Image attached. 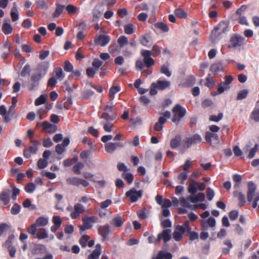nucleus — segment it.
<instances>
[{"instance_id": "nucleus-1", "label": "nucleus", "mask_w": 259, "mask_h": 259, "mask_svg": "<svg viewBox=\"0 0 259 259\" xmlns=\"http://www.w3.org/2000/svg\"><path fill=\"white\" fill-rule=\"evenodd\" d=\"M47 70V68L44 69V73H42L40 69L38 68L36 72L32 74L27 84V87L29 91H34L38 87L39 81L46 74Z\"/></svg>"}, {"instance_id": "nucleus-2", "label": "nucleus", "mask_w": 259, "mask_h": 259, "mask_svg": "<svg viewBox=\"0 0 259 259\" xmlns=\"http://www.w3.org/2000/svg\"><path fill=\"white\" fill-rule=\"evenodd\" d=\"M229 23L226 21H221L215 26L211 31L209 36L212 42H215L219 39V36L223 33L228 31Z\"/></svg>"}, {"instance_id": "nucleus-3", "label": "nucleus", "mask_w": 259, "mask_h": 259, "mask_svg": "<svg viewBox=\"0 0 259 259\" xmlns=\"http://www.w3.org/2000/svg\"><path fill=\"white\" fill-rule=\"evenodd\" d=\"M190 226L189 221H186L182 225H177L172 234L173 238L176 241H180L183 238L184 234L190 233Z\"/></svg>"}, {"instance_id": "nucleus-4", "label": "nucleus", "mask_w": 259, "mask_h": 259, "mask_svg": "<svg viewBox=\"0 0 259 259\" xmlns=\"http://www.w3.org/2000/svg\"><path fill=\"white\" fill-rule=\"evenodd\" d=\"M201 137L197 135H194L190 137H187L183 140V145L181 147V151L182 153H184L187 149L191 147L193 145L197 144L201 142Z\"/></svg>"}, {"instance_id": "nucleus-5", "label": "nucleus", "mask_w": 259, "mask_h": 259, "mask_svg": "<svg viewBox=\"0 0 259 259\" xmlns=\"http://www.w3.org/2000/svg\"><path fill=\"white\" fill-rule=\"evenodd\" d=\"M170 84L171 82L169 81L158 80L156 82H153L151 84L150 94L151 96L155 95L157 93V89L163 91L169 88Z\"/></svg>"}, {"instance_id": "nucleus-6", "label": "nucleus", "mask_w": 259, "mask_h": 259, "mask_svg": "<svg viewBox=\"0 0 259 259\" xmlns=\"http://www.w3.org/2000/svg\"><path fill=\"white\" fill-rule=\"evenodd\" d=\"M174 116L172 121L177 125L179 124L181 119L185 115L186 111L180 104H177L172 110Z\"/></svg>"}, {"instance_id": "nucleus-7", "label": "nucleus", "mask_w": 259, "mask_h": 259, "mask_svg": "<svg viewBox=\"0 0 259 259\" xmlns=\"http://www.w3.org/2000/svg\"><path fill=\"white\" fill-rule=\"evenodd\" d=\"M161 116L159 117L158 120L154 126V129L156 131H161L163 129V125L166 122L167 119L170 118L171 113L168 111H166L160 114Z\"/></svg>"}, {"instance_id": "nucleus-8", "label": "nucleus", "mask_w": 259, "mask_h": 259, "mask_svg": "<svg viewBox=\"0 0 259 259\" xmlns=\"http://www.w3.org/2000/svg\"><path fill=\"white\" fill-rule=\"evenodd\" d=\"M98 219L95 216L85 217L82 219L83 224L79 226L80 232L84 231L86 230L91 229L93 227L92 224L97 222Z\"/></svg>"}, {"instance_id": "nucleus-9", "label": "nucleus", "mask_w": 259, "mask_h": 259, "mask_svg": "<svg viewBox=\"0 0 259 259\" xmlns=\"http://www.w3.org/2000/svg\"><path fill=\"white\" fill-rule=\"evenodd\" d=\"M30 142L32 145L30 146L28 149L24 150L23 151L24 156L27 158L30 157L31 154L36 153L38 146L40 144L39 142L37 140H31Z\"/></svg>"}, {"instance_id": "nucleus-10", "label": "nucleus", "mask_w": 259, "mask_h": 259, "mask_svg": "<svg viewBox=\"0 0 259 259\" xmlns=\"http://www.w3.org/2000/svg\"><path fill=\"white\" fill-rule=\"evenodd\" d=\"M215 220L212 217H209L207 220L202 221L201 226L202 228L205 230H208L209 227H210L212 230L211 237H213L215 236Z\"/></svg>"}, {"instance_id": "nucleus-11", "label": "nucleus", "mask_w": 259, "mask_h": 259, "mask_svg": "<svg viewBox=\"0 0 259 259\" xmlns=\"http://www.w3.org/2000/svg\"><path fill=\"white\" fill-rule=\"evenodd\" d=\"M126 196L129 197L132 202L137 201L142 196V191H137L135 188H133L128 191L126 194Z\"/></svg>"}, {"instance_id": "nucleus-12", "label": "nucleus", "mask_w": 259, "mask_h": 259, "mask_svg": "<svg viewBox=\"0 0 259 259\" xmlns=\"http://www.w3.org/2000/svg\"><path fill=\"white\" fill-rule=\"evenodd\" d=\"M141 54L144 58V62L147 67L149 68L154 64V61L151 57L152 55L151 51L142 50Z\"/></svg>"}, {"instance_id": "nucleus-13", "label": "nucleus", "mask_w": 259, "mask_h": 259, "mask_svg": "<svg viewBox=\"0 0 259 259\" xmlns=\"http://www.w3.org/2000/svg\"><path fill=\"white\" fill-rule=\"evenodd\" d=\"M233 78L231 75L226 76L225 81L220 84L218 88V92L219 94L223 93L225 90L229 89V84L232 81Z\"/></svg>"}, {"instance_id": "nucleus-14", "label": "nucleus", "mask_w": 259, "mask_h": 259, "mask_svg": "<svg viewBox=\"0 0 259 259\" xmlns=\"http://www.w3.org/2000/svg\"><path fill=\"white\" fill-rule=\"evenodd\" d=\"M110 40V37L108 35L100 34L95 38V43L96 45L104 47L107 45Z\"/></svg>"}, {"instance_id": "nucleus-15", "label": "nucleus", "mask_w": 259, "mask_h": 259, "mask_svg": "<svg viewBox=\"0 0 259 259\" xmlns=\"http://www.w3.org/2000/svg\"><path fill=\"white\" fill-rule=\"evenodd\" d=\"M171 238V230L165 229L157 236V241L160 242L162 239L165 243L169 241Z\"/></svg>"}, {"instance_id": "nucleus-16", "label": "nucleus", "mask_w": 259, "mask_h": 259, "mask_svg": "<svg viewBox=\"0 0 259 259\" xmlns=\"http://www.w3.org/2000/svg\"><path fill=\"white\" fill-rule=\"evenodd\" d=\"M123 144L120 142L108 143L105 145V148L108 153H112L118 148H122Z\"/></svg>"}, {"instance_id": "nucleus-17", "label": "nucleus", "mask_w": 259, "mask_h": 259, "mask_svg": "<svg viewBox=\"0 0 259 259\" xmlns=\"http://www.w3.org/2000/svg\"><path fill=\"white\" fill-rule=\"evenodd\" d=\"M85 211L84 206L80 203H77L74 206V211L71 213V217L73 219L78 218L80 214Z\"/></svg>"}, {"instance_id": "nucleus-18", "label": "nucleus", "mask_w": 259, "mask_h": 259, "mask_svg": "<svg viewBox=\"0 0 259 259\" xmlns=\"http://www.w3.org/2000/svg\"><path fill=\"white\" fill-rule=\"evenodd\" d=\"M98 232L102 237L103 240H106L110 232V227L109 225L99 226L98 227Z\"/></svg>"}, {"instance_id": "nucleus-19", "label": "nucleus", "mask_w": 259, "mask_h": 259, "mask_svg": "<svg viewBox=\"0 0 259 259\" xmlns=\"http://www.w3.org/2000/svg\"><path fill=\"white\" fill-rule=\"evenodd\" d=\"M9 21L10 20L9 19H5L2 25V30L6 35L11 34L13 30Z\"/></svg>"}, {"instance_id": "nucleus-20", "label": "nucleus", "mask_w": 259, "mask_h": 259, "mask_svg": "<svg viewBox=\"0 0 259 259\" xmlns=\"http://www.w3.org/2000/svg\"><path fill=\"white\" fill-rule=\"evenodd\" d=\"M243 40V38L242 36L239 35H235L231 37L230 44L233 47L236 48L238 46H240Z\"/></svg>"}, {"instance_id": "nucleus-21", "label": "nucleus", "mask_w": 259, "mask_h": 259, "mask_svg": "<svg viewBox=\"0 0 259 259\" xmlns=\"http://www.w3.org/2000/svg\"><path fill=\"white\" fill-rule=\"evenodd\" d=\"M172 254L164 250L159 251L157 254L153 256L152 259H172Z\"/></svg>"}, {"instance_id": "nucleus-22", "label": "nucleus", "mask_w": 259, "mask_h": 259, "mask_svg": "<svg viewBox=\"0 0 259 259\" xmlns=\"http://www.w3.org/2000/svg\"><path fill=\"white\" fill-rule=\"evenodd\" d=\"M102 248L100 244H98L95 246V249L92 253L88 256V259H98L101 254Z\"/></svg>"}, {"instance_id": "nucleus-23", "label": "nucleus", "mask_w": 259, "mask_h": 259, "mask_svg": "<svg viewBox=\"0 0 259 259\" xmlns=\"http://www.w3.org/2000/svg\"><path fill=\"white\" fill-rule=\"evenodd\" d=\"M124 220L119 215H116L113 217L110 221V224L115 227L119 228L123 224Z\"/></svg>"}, {"instance_id": "nucleus-24", "label": "nucleus", "mask_w": 259, "mask_h": 259, "mask_svg": "<svg viewBox=\"0 0 259 259\" xmlns=\"http://www.w3.org/2000/svg\"><path fill=\"white\" fill-rule=\"evenodd\" d=\"M206 141L208 143H211V140L215 141V144H219V138L217 134L206 132L205 137Z\"/></svg>"}, {"instance_id": "nucleus-25", "label": "nucleus", "mask_w": 259, "mask_h": 259, "mask_svg": "<svg viewBox=\"0 0 259 259\" xmlns=\"http://www.w3.org/2000/svg\"><path fill=\"white\" fill-rule=\"evenodd\" d=\"M181 137L180 135H177L172 138L170 142V146L171 148L175 149L177 148L181 144Z\"/></svg>"}, {"instance_id": "nucleus-26", "label": "nucleus", "mask_w": 259, "mask_h": 259, "mask_svg": "<svg viewBox=\"0 0 259 259\" xmlns=\"http://www.w3.org/2000/svg\"><path fill=\"white\" fill-rule=\"evenodd\" d=\"M120 47L117 46L115 43L111 44L109 47V53L113 56H115L120 52Z\"/></svg>"}, {"instance_id": "nucleus-27", "label": "nucleus", "mask_w": 259, "mask_h": 259, "mask_svg": "<svg viewBox=\"0 0 259 259\" xmlns=\"http://www.w3.org/2000/svg\"><path fill=\"white\" fill-rule=\"evenodd\" d=\"M10 190L2 191L0 194V199L5 204H7L10 201Z\"/></svg>"}, {"instance_id": "nucleus-28", "label": "nucleus", "mask_w": 259, "mask_h": 259, "mask_svg": "<svg viewBox=\"0 0 259 259\" xmlns=\"http://www.w3.org/2000/svg\"><path fill=\"white\" fill-rule=\"evenodd\" d=\"M46 247L45 245L42 244H36L33 250L34 254H41L45 253L46 252Z\"/></svg>"}, {"instance_id": "nucleus-29", "label": "nucleus", "mask_w": 259, "mask_h": 259, "mask_svg": "<svg viewBox=\"0 0 259 259\" xmlns=\"http://www.w3.org/2000/svg\"><path fill=\"white\" fill-rule=\"evenodd\" d=\"M11 16L13 21L15 22L17 21L19 18V14L17 11V7L16 3H14L13 7L11 11Z\"/></svg>"}, {"instance_id": "nucleus-30", "label": "nucleus", "mask_w": 259, "mask_h": 259, "mask_svg": "<svg viewBox=\"0 0 259 259\" xmlns=\"http://www.w3.org/2000/svg\"><path fill=\"white\" fill-rule=\"evenodd\" d=\"M234 196L238 198L239 202V206H242L245 202V196L241 193L237 191L233 192Z\"/></svg>"}, {"instance_id": "nucleus-31", "label": "nucleus", "mask_w": 259, "mask_h": 259, "mask_svg": "<svg viewBox=\"0 0 259 259\" xmlns=\"http://www.w3.org/2000/svg\"><path fill=\"white\" fill-rule=\"evenodd\" d=\"M53 76H55V78H57L59 80H61L64 78L65 75L62 68L60 67H58L54 69Z\"/></svg>"}, {"instance_id": "nucleus-32", "label": "nucleus", "mask_w": 259, "mask_h": 259, "mask_svg": "<svg viewBox=\"0 0 259 259\" xmlns=\"http://www.w3.org/2000/svg\"><path fill=\"white\" fill-rule=\"evenodd\" d=\"M49 222L48 218L40 217L37 218L34 223L37 226L44 227L46 226Z\"/></svg>"}, {"instance_id": "nucleus-33", "label": "nucleus", "mask_w": 259, "mask_h": 259, "mask_svg": "<svg viewBox=\"0 0 259 259\" xmlns=\"http://www.w3.org/2000/svg\"><path fill=\"white\" fill-rule=\"evenodd\" d=\"M35 238H37L39 239L47 238L48 237V234L47 230L44 228H40L38 230Z\"/></svg>"}, {"instance_id": "nucleus-34", "label": "nucleus", "mask_w": 259, "mask_h": 259, "mask_svg": "<svg viewBox=\"0 0 259 259\" xmlns=\"http://www.w3.org/2000/svg\"><path fill=\"white\" fill-rule=\"evenodd\" d=\"M188 192L192 195H194L197 192L196 182L193 180H191L189 187Z\"/></svg>"}, {"instance_id": "nucleus-35", "label": "nucleus", "mask_w": 259, "mask_h": 259, "mask_svg": "<svg viewBox=\"0 0 259 259\" xmlns=\"http://www.w3.org/2000/svg\"><path fill=\"white\" fill-rule=\"evenodd\" d=\"M0 114L3 116L5 122H8L10 121L8 112H7L6 107L4 105L0 106Z\"/></svg>"}, {"instance_id": "nucleus-36", "label": "nucleus", "mask_w": 259, "mask_h": 259, "mask_svg": "<svg viewBox=\"0 0 259 259\" xmlns=\"http://www.w3.org/2000/svg\"><path fill=\"white\" fill-rule=\"evenodd\" d=\"M223 69V65L221 62H217L212 64L210 67V70L214 73H217L222 70Z\"/></svg>"}, {"instance_id": "nucleus-37", "label": "nucleus", "mask_w": 259, "mask_h": 259, "mask_svg": "<svg viewBox=\"0 0 259 259\" xmlns=\"http://www.w3.org/2000/svg\"><path fill=\"white\" fill-rule=\"evenodd\" d=\"M117 43L120 47V49L122 48L125 45H126L128 44V41L127 38L124 36L121 35L117 39Z\"/></svg>"}, {"instance_id": "nucleus-38", "label": "nucleus", "mask_w": 259, "mask_h": 259, "mask_svg": "<svg viewBox=\"0 0 259 259\" xmlns=\"http://www.w3.org/2000/svg\"><path fill=\"white\" fill-rule=\"evenodd\" d=\"M23 206L24 207L29 208L31 210L37 209L36 206L35 204H32L30 200L28 198L25 199L23 202Z\"/></svg>"}, {"instance_id": "nucleus-39", "label": "nucleus", "mask_w": 259, "mask_h": 259, "mask_svg": "<svg viewBox=\"0 0 259 259\" xmlns=\"http://www.w3.org/2000/svg\"><path fill=\"white\" fill-rule=\"evenodd\" d=\"M64 7L65 6L64 5L57 4L56 5L55 12L53 14V16L54 17H58L63 12Z\"/></svg>"}, {"instance_id": "nucleus-40", "label": "nucleus", "mask_w": 259, "mask_h": 259, "mask_svg": "<svg viewBox=\"0 0 259 259\" xmlns=\"http://www.w3.org/2000/svg\"><path fill=\"white\" fill-rule=\"evenodd\" d=\"M79 178L76 177L68 178L66 179V182L69 185L75 186L77 187L79 186Z\"/></svg>"}, {"instance_id": "nucleus-41", "label": "nucleus", "mask_w": 259, "mask_h": 259, "mask_svg": "<svg viewBox=\"0 0 259 259\" xmlns=\"http://www.w3.org/2000/svg\"><path fill=\"white\" fill-rule=\"evenodd\" d=\"M251 119L256 122H259V108H255L250 115Z\"/></svg>"}, {"instance_id": "nucleus-42", "label": "nucleus", "mask_w": 259, "mask_h": 259, "mask_svg": "<svg viewBox=\"0 0 259 259\" xmlns=\"http://www.w3.org/2000/svg\"><path fill=\"white\" fill-rule=\"evenodd\" d=\"M175 14L180 18H186L187 16L186 12L180 8L176 9L175 10Z\"/></svg>"}, {"instance_id": "nucleus-43", "label": "nucleus", "mask_w": 259, "mask_h": 259, "mask_svg": "<svg viewBox=\"0 0 259 259\" xmlns=\"http://www.w3.org/2000/svg\"><path fill=\"white\" fill-rule=\"evenodd\" d=\"M120 91V87L119 86H113L112 87L109 93V97L113 99L114 98V95L116 93L119 92Z\"/></svg>"}, {"instance_id": "nucleus-44", "label": "nucleus", "mask_w": 259, "mask_h": 259, "mask_svg": "<svg viewBox=\"0 0 259 259\" xmlns=\"http://www.w3.org/2000/svg\"><path fill=\"white\" fill-rule=\"evenodd\" d=\"M134 25L131 23H128L124 25V32L127 34H132L134 32Z\"/></svg>"}, {"instance_id": "nucleus-45", "label": "nucleus", "mask_w": 259, "mask_h": 259, "mask_svg": "<svg viewBox=\"0 0 259 259\" xmlns=\"http://www.w3.org/2000/svg\"><path fill=\"white\" fill-rule=\"evenodd\" d=\"M35 4L37 8L41 9L47 10L48 8V6L44 0H36Z\"/></svg>"}, {"instance_id": "nucleus-46", "label": "nucleus", "mask_w": 259, "mask_h": 259, "mask_svg": "<svg viewBox=\"0 0 259 259\" xmlns=\"http://www.w3.org/2000/svg\"><path fill=\"white\" fill-rule=\"evenodd\" d=\"M122 177L126 180L128 183L131 184L134 180L133 175L130 172H123L122 174Z\"/></svg>"}, {"instance_id": "nucleus-47", "label": "nucleus", "mask_w": 259, "mask_h": 259, "mask_svg": "<svg viewBox=\"0 0 259 259\" xmlns=\"http://www.w3.org/2000/svg\"><path fill=\"white\" fill-rule=\"evenodd\" d=\"M155 26L164 32H167L169 30L168 26L163 22L156 23Z\"/></svg>"}, {"instance_id": "nucleus-48", "label": "nucleus", "mask_w": 259, "mask_h": 259, "mask_svg": "<svg viewBox=\"0 0 259 259\" xmlns=\"http://www.w3.org/2000/svg\"><path fill=\"white\" fill-rule=\"evenodd\" d=\"M205 199V195L203 193H199L197 195L194 196L193 199L192 203H195L199 201H203Z\"/></svg>"}, {"instance_id": "nucleus-49", "label": "nucleus", "mask_w": 259, "mask_h": 259, "mask_svg": "<svg viewBox=\"0 0 259 259\" xmlns=\"http://www.w3.org/2000/svg\"><path fill=\"white\" fill-rule=\"evenodd\" d=\"M47 100L46 96L45 95H41L37 98L35 101V105L38 106L45 103Z\"/></svg>"}, {"instance_id": "nucleus-50", "label": "nucleus", "mask_w": 259, "mask_h": 259, "mask_svg": "<svg viewBox=\"0 0 259 259\" xmlns=\"http://www.w3.org/2000/svg\"><path fill=\"white\" fill-rule=\"evenodd\" d=\"M36 186L33 183L27 184L25 187V190L29 193H32L35 189Z\"/></svg>"}, {"instance_id": "nucleus-51", "label": "nucleus", "mask_w": 259, "mask_h": 259, "mask_svg": "<svg viewBox=\"0 0 259 259\" xmlns=\"http://www.w3.org/2000/svg\"><path fill=\"white\" fill-rule=\"evenodd\" d=\"M233 180L235 182H236V184L234 185V188L236 189L239 187L241 182L242 177L239 175L235 174L233 176Z\"/></svg>"}, {"instance_id": "nucleus-52", "label": "nucleus", "mask_w": 259, "mask_h": 259, "mask_svg": "<svg viewBox=\"0 0 259 259\" xmlns=\"http://www.w3.org/2000/svg\"><path fill=\"white\" fill-rule=\"evenodd\" d=\"M84 167V164L82 162H78L73 167V171L76 174L81 173L80 170Z\"/></svg>"}, {"instance_id": "nucleus-53", "label": "nucleus", "mask_w": 259, "mask_h": 259, "mask_svg": "<svg viewBox=\"0 0 259 259\" xmlns=\"http://www.w3.org/2000/svg\"><path fill=\"white\" fill-rule=\"evenodd\" d=\"M161 73L165 74L167 77H170L171 75V72L169 71L168 66L163 65L160 68Z\"/></svg>"}, {"instance_id": "nucleus-54", "label": "nucleus", "mask_w": 259, "mask_h": 259, "mask_svg": "<svg viewBox=\"0 0 259 259\" xmlns=\"http://www.w3.org/2000/svg\"><path fill=\"white\" fill-rule=\"evenodd\" d=\"M90 239V237L88 235H83L79 240V243L81 246L84 248L87 246V243L88 240Z\"/></svg>"}, {"instance_id": "nucleus-55", "label": "nucleus", "mask_w": 259, "mask_h": 259, "mask_svg": "<svg viewBox=\"0 0 259 259\" xmlns=\"http://www.w3.org/2000/svg\"><path fill=\"white\" fill-rule=\"evenodd\" d=\"M248 93V92L247 90H243L240 91L237 95V100H241L243 99H245Z\"/></svg>"}, {"instance_id": "nucleus-56", "label": "nucleus", "mask_w": 259, "mask_h": 259, "mask_svg": "<svg viewBox=\"0 0 259 259\" xmlns=\"http://www.w3.org/2000/svg\"><path fill=\"white\" fill-rule=\"evenodd\" d=\"M116 117L115 115H109L107 113H103L101 117V118L105 119L106 122H110L113 120Z\"/></svg>"}, {"instance_id": "nucleus-57", "label": "nucleus", "mask_w": 259, "mask_h": 259, "mask_svg": "<svg viewBox=\"0 0 259 259\" xmlns=\"http://www.w3.org/2000/svg\"><path fill=\"white\" fill-rule=\"evenodd\" d=\"M48 161L46 159L40 158L37 162V166L39 168L43 169L48 166Z\"/></svg>"}, {"instance_id": "nucleus-58", "label": "nucleus", "mask_w": 259, "mask_h": 259, "mask_svg": "<svg viewBox=\"0 0 259 259\" xmlns=\"http://www.w3.org/2000/svg\"><path fill=\"white\" fill-rule=\"evenodd\" d=\"M30 66L28 64H26L24 66L21 71V76L22 77H25L27 74H30Z\"/></svg>"}, {"instance_id": "nucleus-59", "label": "nucleus", "mask_w": 259, "mask_h": 259, "mask_svg": "<svg viewBox=\"0 0 259 259\" xmlns=\"http://www.w3.org/2000/svg\"><path fill=\"white\" fill-rule=\"evenodd\" d=\"M195 77L190 75L187 77L185 83L187 86H192L195 83Z\"/></svg>"}, {"instance_id": "nucleus-60", "label": "nucleus", "mask_w": 259, "mask_h": 259, "mask_svg": "<svg viewBox=\"0 0 259 259\" xmlns=\"http://www.w3.org/2000/svg\"><path fill=\"white\" fill-rule=\"evenodd\" d=\"M21 209V206L18 204L15 203L12 206L11 212L13 214L16 215L18 214Z\"/></svg>"}, {"instance_id": "nucleus-61", "label": "nucleus", "mask_w": 259, "mask_h": 259, "mask_svg": "<svg viewBox=\"0 0 259 259\" xmlns=\"http://www.w3.org/2000/svg\"><path fill=\"white\" fill-rule=\"evenodd\" d=\"M214 196V191L210 188H208L206 190V197L208 200L211 201Z\"/></svg>"}, {"instance_id": "nucleus-62", "label": "nucleus", "mask_w": 259, "mask_h": 259, "mask_svg": "<svg viewBox=\"0 0 259 259\" xmlns=\"http://www.w3.org/2000/svg\"><path fill=\"white\" fill-rule=\"evenodd\" d=\"M247 7L245 5H243L241 6V7L239 9L237 10L235 16L237 18L242 16V12L245 11Z\"/></svg>"}, {"instance_id": "nucleus-63", "label": "nucleus", "mask_w": 259, "mask_h": 259, "mask_svg": "<svg viewBox=\"0 0 259 259\" xmlns=\"http://www.w3.org/2000/svg\"><path fill=\"white\" fill-rule=\"evenodd\" d=\"M73 66L72 64L69 61H66L64 66V69L67 72H72L73 71Z\"/></svg>"}, {"instance_id": "nucleus-64", "label": "nucleus", "mask_w": 259, "mask_h": 259, "mask_svg": "<svg viewBox=\"0 0 259 259\" xmlns=\"http://www.w3.org/2000/svg\"><path fill=\"white\" fill-rule=\"evenodd\" d=\"M94 94V92L91 90H87L83 91L82 93V98L85 99H89L90 97L92 96Z\"/></svg>"}]
</instances>
